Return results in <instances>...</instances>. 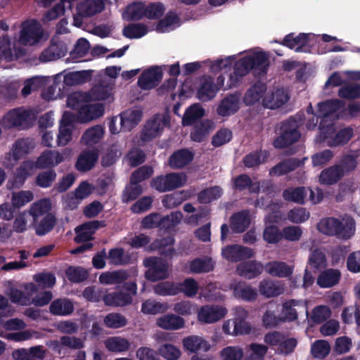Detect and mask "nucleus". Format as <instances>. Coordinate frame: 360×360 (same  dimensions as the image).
Masks as SVG:
<instances>
[{
    "label": "nucleus",
    "mask_w": 360,
    "mask_h": 360,
    "mask_svg": "<svg viewBox=\"0 0 360 360\" xmlns=\"http://www.w3.org/2000/svg\"><path fill=\"white\" fill-rule=\"evenodd\" d=\"M91 96L86 92H75L68 96L67 105L78 110L81 120L84 122L99 118L104 114V105L101 103H89Z\"/></svg>",
    "instance_id": "obj_1"
},
{
    "label": "nucleus",
    "mask_w": 360,
    "mask_h": 360,
    "mask_svg": "<svg viewBox=\"0 0 360 360\" xmlns=\"http://www.w3.org/2000/svg\"><path fill=\"white\" fill-rule=\"evenodd\" d=\"M304 120L303 112L297 113L295 117L281 122L279 136L274 141V146L276 148L282 149L296 143L301 136L300 127Z\"/></svg>",
    "instance_id": "obj_2"
},
{
    "label": "nucleus",
    "mask_w": 360,
    "mask_h": 360,
    "mask_svg": "<svg viewBox=\"0 0 360 360\" xmlns=\"http://www.w3.org/2000/svg\"><path fill=\"white\" fill-rule=\"evenodd\" d=\"M318 229L326 235L335 236L338 238L347 240L354 233L355 221L352 217L342 219V220L335 217H327L319 222Z\"/></svg>",
    "instance_id": "obj_3"
},
{
    "label": "nucleus",
    "mask_w": 360,
    "mask_h": 360,
    "mask_svg": "<svg viewBox=\"0 0 360 360\" xmlns=\"http://www.w3.org/2000/svg\"><path fill=\"white\" fill-rule=\"evenodd\" d=\"M143 265L147 268L144 274L145 278L149 281L165 280L169 276L168 262L161 257H147L143 260Z\"/></svg>",
    "instance_id": "obj_4"
},
{
    "label": "nucleus",
    "mask_w": 360,
    "mask_h": 360,
    "mask_svg": "<svg viewBox=\"0 0 360 360\" xmlns=\"http://www.w3.org/2000/svg\"><path fill=\"white\" fill-rule=\"evenodd\" d=\"M186 181V175L171 172L153 178L150 181V187L159 193H165L182 187Z\"/></svg>",
    "instance_id": "obj_5"
},
{
    "label": "nucleus",
    "mask_w": 360,
    "mask_h": 360,
    "mask_svg": "<svg viewBox=\"0 0 360 360\" xmlns=\"http://www.w3.org/2000/svg\"><path fill=\"white\" fill-rule=\"evenodd\" d=\"M323 134V138L319 141L333 148L347 144L352 138L354 130L352 127H348L336 131L335 128L333 129L329 127Z\"/></svg>",
    "instance_id": "obj_6"
},
{
    "label": "nucleus",
    "mask_w": 360,
    "mask_h": 360,
    "mask_svg": "<svg viewBox=\"0 0 360 360\" xmlns=\"http://www.w3.org/2000/svg\"><path fill=\"white\" fill-rule=\"evenodd\" d=\"M227 312L226 308L223 306L205 304L198 311V320L202 323H214L224 318Z\"/></svg>",
    "instance_id": "obj_7"
},
{
    "label": "nucleus",
    "mask_w": 360,
    "mask_h": 360,
    "mask_svg": "<svg viewBox=\"0 0 360 360\" xmlns=\"http://www.w3.org/2000/svg\"><path fill=\"white\" fill-rule=\"evenodd\" d=\"M223 257L230 262H238L255 256L254 250L240 245H228L222 249Z\"/></svg>",
    "instance_id": "obj_8"
},
{
    "label": "nucleus",
    "mask_w": 360,
    "mask_h": 360,
    "mask_svg": "<svg viewBox=\"0 0 360 360\" xmlns=\"http://www.w3.org/2000/svg\"><path fill=\"white\" fill-rule=\"evenodd\" d=\"M162 75V71L159 67L152 66L141 74L137 84L142 90L153 89L159 85Z\"/></svg>",
    "instance_id": "obj_9"
},
{
    "label": "nucleus",
    "mask_w": 360,
    "mask_h": 360,
    "mask_svg": "<svg viewBox=\"0 0 360 360\" xmlns=\"http://www.w3.org/2000/svg\"><path fill=\"white\" fill-rule=\"evenodd\" d=\"M42 34L43 30L41 24L37 20H32L23 27L20 40L25 44H34L39 41Z\"/></svg>",
    "instance_id": "obj_10"
},
{
    "label": "nucleus",
    "mask_w": 360,
    "mask_h": 360,
    "mask_svg": "<svg viewBox=\"0 0 360 360\" xmlns=\"http://www.w3.org/2000/svg\"><path fill=\"white\" fill-rule=\"evenodd\" d=\"M219 90V87L214 84L213 77H204L198 89L197 98L202 102L210 101L216 96Z\"/></svg>",
    "instance_id": "obj_11"
},
{
    "label": "nucleus",
    "mask_w": 360,
    "mask_h": 360,
    "mask_svg": "<svg viewBox=\"0 0 360 360\" xmlns=\"http://www.w3.org/2000/svg\"><path fill=\"white\" fill-rule=\"evenodd\" d=\"M143 116L141 110L128 109L120 114V125L122 131H130L141 122Z\"/></svg>",
    "instance_id": "obj_12"
},
{
    "label": "nucleus",
    "mask_w": 360,
    "mask_h": 360,
    "mask_svg": "<svg viewBox=\"0 0 360 360\" xmlns=\"http://www.w3.org/2000/svg\"><path fill=\"white\" fill-rule=\"evenodd\" d=\"M240 94L235 93L227 95L219 103L217 112L222 117L235 114L240 108Z\"/></svg>",
    "instance_id": "obj_13"
},
{
    "label": "nucleus",
    "mask_w": 360,
    "mask_h": 360,
    "mask_svg": "<svg viewBox=\"0 0 360 360\" xmlns=\"http://www.w3.org/2000/svg\"><path fill=\"white\" fill-rule=\"evenodd\" d=\"M234 297L246 302H253L257 297V291L245 281H236L231 284Z\"/></svg>",
    "instance_id": "obj_14"
},
{
    "label": "nucleus",
    "mask_w": 360,
    "mask_h": 360,
    "mask_svg": "<svg viewBox=\"0 0 360 360\" xmlns=\"http://www.w3.org/2000/svg\"><path fill=\"white\" fill-rule=\"evenodd\" d=\"M250 58V66L254 74L258 76L265 75L269 70L270 61L269 55L264 51H257L248 56Z\"/></svg>",
    "instance_id": "obj_15"
},
{
    "label": "nucleus",
    "mask_w": 360,
    "mask_h": 360,
    "mask_svg": "<svg viewBox=\"0 0 360 360\" xmlns=\"http://www.w3.org/2000/svg\"><path fill=\"white\" fill-rule=\"evenodd\" d=\"M309 40V34L306 33H300L295 35L291 32L285 36L283 39L278 44L288 47L290 49H295L296 52L305 51L304 47L307 46Z\"/></svg>",
    "instance_id": "obj_16"
},
{
    "label": "nucleus",
    "mask_w": 360,
    "mask_h": 360,
    "mask_svg": "<svg viewBox=\"0 0 360 360\" xmlns=\"http://www.w3.org/2000/svg\"><path fill=\"white\" fill-rule=\"evenodd\" d=\"M251 218L250 210H243L233 213L230 217V227L233 232L241 233L245 232L250 226Z\"/></svg>",
    "instance_id": "obj_17"
},
{
    "label": "nucleus",
    "mask_w": 360,
    "mask_h": 360,
    "mask_svg": "<svg viewBox=\"0 0 360 360\" xmlns=\"http://www.w3.org/2000/svg\"><path fill=\"white\" fill-rule=\"evenodd\" d=\"M264 266L256 260L243 262L236 266V274L247 279H252L260 275Z\"/></svg>",
    "instance_id": "obj_18"
},
{
    "label": "nucleus",
    "mask_w": 360,
    "mask_h": 360,
    "mask_svg": "<svg viewBox=\"0 0 360 360\" xmlns=\"http://www.w3.org/2000/svg\"><path fill=\"white\" fill-rule=\"evenodd\" d=\"M63 156L56 151L46 150L37 159L35 166L38 169H53L63 161Z\"/></svg>",
    "instance_id": "obj_19"
},
{
    "label": "nucleus",
    "mask_w": 360,
    "mask_h": 360,
    "mask_svg": "<svg viewBox=\"0 0 360 360\" xmlns=\"http://www.w3.org/2000/svg\"><path fill=\"white\" fill-rule=\"evenodd\" d=\"M101 0H84L77 5V13L82 18L91 17L104 9Z\"/></svg>",
    "instance_id": "obj_20"
},
{
    "label": "nucleus",
    "mask_w": 360,
    "mask_h": 360,
    "mask_svg": "<svg viewBox=\"0 0 360 360\" xmlns=\"http://www.w3.org/2000/svg\"><path fill=\"white\" fill-rule=\"evenodd\" d=\"M264 270L272 276L287 278L292 276L294 269L293 266L288 265L284 262L271 261L265 264Z\"/></svg>",
    "instance_id": "obj_21"
},
{
    "label": "nucleus",
    "mask_w": 360,
    "mask_h": 360,
    "mask_svg": "<svg viewBox=\"0 0 360 360\" xmlns=\"http://www.w3.org/2000/svg\"><path fill=\"white\" fill-rule=\"evenodd\" d=\"M30 117L29 111L21 108H15L6 114L4 122L8 127H21L28 122Z\"/></svg>",
    "instance_id": "obj_22"
},
{
    "label": "nucleus",
    "mask_w": 360,
    "mask_h": 360,
    "mask_svg": "<svg viewBox=\"0 0 360 360\" xmlns=\"http://www.w3.org/2000/svg\"><path fill=\"white\" fill-rule=\"evenodd\" d=\"M259 292L266 298L276 297L284 292V287L279 281L264 279L259 283Z\"/></svg>",
    "instance_id": "obj_23"
},
{
    "label": "nucleus",
    "mask_w": 360,
    "mask_h": 360,
    "mask_svg": "<svg viewBox=\"0 0 360 360\" xmlns=\"http://www.w3.org/2000/svg\"><path fill=\"white\" fill-rule=\"evenodd\" d=\"M194 155L187 148L174 151L169 158V165L172 169H181L193 160Z\"/></svg>",
    "instance_id": "obj_24"
},
{
    "label": "nucleus",
    "mask_w": 360,
    "mask_h": 360,
    "mask_svg": "<svg viewBox=\"0 0 360 360\" xmlns=\"http://www.w3.org/2000/svg\"><path fill=\"white\" fill-rule=\"evenodd\" d=\"M341 273L336 269L322 271L316 279L317 285L321 288H329L336 285L340 281Z\"/></svg>",
    "instance_id": "obj_25"
},
{
    "label": "nucleus",
    "mask_w": 360,
    "mask_h": 360,
    "mask_svg": "<svg viewBox=\"0 0 360 360\" xmlns=\"http://www.w3.org/2000/svg\"><path fill=\"white\" fill-rule=\"evenodd\" d=\"M98 159V152L96 150H91L83 152L77 158L75 164L76 169L79 172H87L91 170Z\"/></svg>",
    "instance_id": "obj_26"
},
{
    "label": "nucleus",
    "mask_w": 360,
    "mask_h": 360,
    "mask_svg": "<svg viewBox=\"0 0 360 360\" xmlns=\"http://www.w3.org/2000/svg\"><path fill=\"white\" fill-rule=\"evenodd\" d=\"M266 91L265 83L257 82L245 92L243 102L246 105H252L260 101Z\"/></svg>",
    "instance_id": "obj_27"
},
{
    "label": "nucleus",
    "mask_w": 360,
    "mask_h": 360,
    "mask_svg": "<svg viewBox=\"0 0 360 360\" xmlns=\"http://www.w3.org/2000/svg\"><path fill=\"white\" fill-rule=\"evenodd\" d=\"M132 302V297L128 292L116 290L105 296V304L111 307H124Z\"/></svg>",
    "instance_id": "obj_28"
},
{
    "label": "nucleus",
    "mask_w": 360,
    "mask_h": 360,
    "mask_svg": "<svg viewBox=\"0 0 360 360\" xmlns=\"http://www.w3.org/2000/svg\"><path fill=\"white\" fill-rule=\"evenodd\" d=\"M163 129L160 120L153 119L148 120L143 128L140 139L143 142H149L158 136Z\"/></svg>",
    "instance_id": "obj_29"
},
{
    "label": "nucleus",
    "mask_w": 360,
    "mask_h": 360,
    "mask_svg": "<svg viewBox=\"0 0 360 360\" xmlns=\"http://www.w3.org/2000/svg\"><path fill=\"white\" fill-rule=\"evenodd\" d=\"M74 309L72 302L68 298H58L49 306V311L54 316H68L73 312Z\"/></svg>",
    "instance_id": "obj_30"
},
{
    "label": "nucleus",
    "mask_w": 360,
    "mask_h": 360,
    "mask_svg": "<svg viewBox=\"0 0 360 360\" xmlns=\"http://www.w3.org/2000/svg\"><path fill=\"white\" fill-rule=\"evenodd\" d=\"M157 325L163 329L176 330L184 327V319L174 314H165L157 319Z\"/></svg>",
    "instance_id": "obj_31"
},
{
    "label": "nucleus",
    "mask_w": 360,
    "mask_h": 360,
    "mask_svg": "<svg viewBox=\"0 0 360 360\" xmlns=\"http://www.w3.org/2000/svg\"><path fill=\"white\" fill-rule=\"evenodd\" d=\"M343 176L342 169L335 164L321 171L319 175V182L323 185H333Z\"/></svg>",
    "instance_id": "obj_32"
},
{
    "label": "nucleus",
    "mask_w": 360,
    "mask_h": 360,
    "mask_svg": "<svg viewBox=\"0 0 360 360\" xmlns=\"http://www.w3.org/2000/svg\"><path fill=\"white\" fill-rule=\"evenodd\" d=\"M56 224V218L52 213L46 214L37 222L32 221L35 233L37 236H42L53 230Z\"/></svg>",
    "instance_id": "obj_33"
},
{
    "label": "nucleus",
    "mask_w": 360,
    "mask_h": 360,
    "mask_svg": "<svg viewBox=\"0 0 360 360\" xmlns=\"http://www.w3.org/2000/svg\"><path fill=\"white\" fill-rule=\"evenodd\" d=\"M92 70H81L66 74L63 78V84L67 86L82 84L91 78Z\"/></svg>",
    "instance_id": "obj_34"
},
{
    "label": "nucleus",
    "mask_w": 360,
    "mask_h": 360,
    "mask_svg": "<svg viewBox=\"0 0 360 360\" xmlns=\"http://www.w3.org/2000/svg\"><path fill=\"white\" fill-rule=\"evenodd\" d=\"M307 190L304 186L289 187L283 191L282 197L286 201L304 205Z\"/></svg>",
    "instance_id": "obj_35"
},
{
    "label": "nucleus",
    "mask_w": 360,
    "mask_h": 360,
    "mask_svg": "<svg viewBox=\"0 0 360 360\" xmlns=\"http://www.w3.org/2000/svg\"><path fill=\"white\" fill-rule=\"evenodd\" d=\"M146 15V6L141 2H134L127 6L122 18L127 21H138Z\"/></svg>",
    "instance_id": "obj_36"
},
{
    "label": "nucleus",
    "mask_w": 360,
    "mask_h": 360,
    "mask_svg": "<svg viewBox=\"0 0 360 360\" xmlns=\"http://www.w3.org/2000/svg\"><path fill=\"white\" fill-rule=\"evenodd\" d=\"M174 239L172 237H166L160 239L155 240L149 246V249L151 251L156 250H161L160 254L165 257H172L175 253L174 248L169 247L166 248L167 246L173 245Z\"/></svg>",
    "instance_id": "obj_37"
},
{
    "label": "nucleus",
    "mask_w": 360,
    "mask_h": 360,
    "mask_svg": "<svg viewBox=\"0 0 360 360\" xmlns=\"http://www.w3.org/2000/svg\"><path fill=\"white\" fill-rule=\"evenodd\" d=\"M289 100L288 93L283 89H278L272 92L271 96L264 98V105L271 109H276L281 107Z\"/></svg>",
    "instance_id": "obj_38"
},
{
    "label": "nucleus",
    "mask_w": 360,
    "mask_h": 360,
    "mask_svg": "<svg viewBox=\"0 0 360 360\" xmlns=\"http://www.w3.org/2000/svg\"><path fill=\"white\" fill-rule=\"evenodd\" d=\"M326 257L323 252L319 248L314 250L309 256L307 267L316 272L326 268Z\"/></svg>",
    "instance_id": "obj_39"
},
{
    "label": "nucleus",
    "mask_w": 360,
    "mask_h": 360,
    "mask_svg": "<svg viewBox=\"0 0 360 360\" xmlns=\"http://www.w3.org/2000/svg\"><path fill=\"white\" fill-rule=\"evenodd\" d=\"M205 115L204 108L198 103L193 104L188 108L182 118L184 126H191L201 119Z\"/></svg>",
    "instance_id": "obj_40"
},
{
    "label": "nucleus",
    "mask_w": 360,
    "mask_h": 360,
    "mask_svg": "<svg viewBox=\"0 0 360 360\" xmlns=\"http://www.w3.org/2000/svg\"><path fill=\"white\" fill-rule=\"evenodd\" d=\"M105 346L109 352L121 353L128 351L131 343L126 338L115 336L108 338L105 341Z\"/></svg>",
    "instance_id": "obj_41"
},
{
    "label": "nucleus",
    "mask_w": 360,
    "mask_h": 360,
    "mask_svg": "<svg viewBox=\"0 0 360 360\" xmlns=\"http://www.w3.org/2000/svg\"><path fill=\"white\" fill-rule=\"evenodd\" d=\"M237 311L241 316L236 317L233 321L234 328L233 334L235 335L250 334L251 332V326L245 321L248 311L242 308L238 309Z\"/></svg>",
    "instance_id": "obj_42"
},
{
    "label": "nucleus",
    "mask_w": 360,
    "mask_h": 360,
    "mask_svg": "<svg viewBox=\"0 0 360 360\" xmlns=\"http://www.w3.org/2000/svg\"><path fill=\"white\" fill-rule=\"evenodd\" d=\"M51 203L49 200L44 199L39 200L32 205L28 211V214L32 217L34 222H37L39 219L43 217L46 214L50 213Z\"/></svg>",
    "instance_id": "obj_43"
},
{
    "label": "nucleus",
    "mask_w": 360,
    "mask_h": 360,
    "mask_svg": "<svg viewBox=\"0 0 360 360\" xmlns=\"http://www.w3.org/2000/svg\"><path fill=\"white\" fill-rule=\"evenodd\" d=\"M214 268V264L211 258H196L189 263L190 271L193 274L208 273Z\"/></svg>",
    "instance_id": "obj_44"
},
{
    "label": "nucleus",
    "mask_w": 360,
    "mask_h": 360,
    "mask_svg": "<svg viewBox=\"0 0 360 360\" xmlns=\"http://www.w3.org/2000/svg\"><path fill=\"white\" fill-rule=\"evenodd\" d=\"M104 131L101 126L96 125L85 131L82 136V142L86 146L98 143L103 136Z\"/></svg>",
    "instance_id": "obj_45"
},
{
    "label": "nucleus",
    "mask_w": 360,
    "mask_h": 360,
    "mask_svg": "<svg viewBox=\"0 0 360 360\" xmlns=\"http://www.w3.org/2000/svg\"><path fill=\"white\" fill-rule=\"evenodd\" d=\"M148 33V27L143 23H131L122 30V34L128 39H139Z\"/></svg>",
    "instance_id": "obj_46"
},
{
    "label": "nucleus",
    "mask_w": 360,
    "mask_h": 360,
    "mask_svg": "<svg viewBox=\"0 0 360 360\" xmlns=\"http://www.w3.org/2000/svg\"><path fill=\"white\" fill-rule=\"evenodd\" d=\"M112 90V87L110 84L102 82L94 85L89 94L91 96V100L103 101L110 96Z\"/></svg>",
    "instance_id": "obj_47"
},
{
    "label": "nucleus",
    "mask_w": 360,
    "mask_h": 360,
    "mask_svg": "<svg viewBox=\"0 0 360 360\" xmlns=\"http://www.w3.org/2000/svg\"><path fill=\"white\" fill-rule=\"evenodd\" d=\"M71 124V120L69 117L63 115V119L60 122L59 127L58 134L57 136V145L58 146H65L72 139V131L68 128Z\"/></svg>",
    "instance_id": "obj_48"
},
{
    "label": "nucleus",
    "mask_w": 360,
    "mask_h": 360,
    "mask_svg": "<svg viewBox=\"0 0 360 360\" xmlns=\"http://www.w3.org/2000/svg\"><path fill=\"white\" fill-rule=\"evenodd\" d=\"M57 177V174L53 169H46L37 174L35 178V184L40 188H50Z\"/></svg>",
    "instance_id": "obj_49"
},
{
    "label": "nucleus",
    "mask_w": 360,
    "mask_h": 360,
    "mask_svg": "<svg viewBox=\"0 0 360 360\" xmlns=\"http://www.w3.org/2000/svg\"><path fill=\"white\" fill-rule=\"evenodd\" d=\"M183 345L184 348L191 352H197L198 351L203 349L207 351L209 346L205 340L198 336H188L183 340Z\"/></svg>",
    "instance_id": "obj_50"
},
{
    "label": "nucleus",
    "mask_w": 360,
    "mask_h": 360,
    "mask_svg": "<svg viewBox=\"0 0 360 360\" xmlns=\"http://www.w3.org/2000/svg\"><path fill=\"white\" fill-rule=\"evenodd\" d=\"M221 187L215 186L201 191L198 195V200L200 203L207 204L217 200L222 195Z\"/></svg>",
    "instance_id": "obj_51"
},
{
    "label": "nucleus",
    "mask_w": 360,
    "mask_h": 360,
    "mask_svg": "<svg viewBox=\"0 0 360 360\" xmlns=\"http://www.w3.org/2000/svg\"><path fill=\"white\" fill-rule=\"evenodd\" d=\"M179 294L182 292L188 297H195L199 289L198 282L193 278H187L183 282L176 283Z\"/></svg>",
    "instance_id": "obj_52"
},
{
    "label": "nucleus",
    "mask_w": 360,
    "mask_h": 360,
    "mask_svg": "<svg viewBox=\"0 0 360 360\" xmlns=\"http://www.w3.org/2000/svg\"><path fill=\"white\" fill-rule=\"evenodd\" d=\"M338 96L344 99L353 100L360 98V83H348L338 91Z\"/></svg>",
    "instance_id": "obj_53"
},
{
    "label": "nucleus",
    "mask_w": 360,
    "mask_h": 360,
    "mask_svg": "<svg viewBox=\"0 0 360 360\" xmlns=\"http://www.w3.org/2000/svg\"><path fill=\"white\" fill-rule=\"evenodd\" d=\"M65 275L71 283H79L87 279L89 273L81 266H70L65 270Z\"/></svg>",
    "instance_id": "obj_54"
},
{
    "label": "nucleus",
    "mask_w": 360,
    "mask_h": 360,
    "mask_svg": "<svg viewBox=\"0 0 360 360\" xmlns=\"http://www.w3.org/2000/svg\"><path fill=\"white\" fill-rule=\"evenodd\" d=\"M154 292L160 296H171L179 294L176 283L172 281H162L153 287Z\"/></svg>",
    "instance_id": "obj_55"
},
{
    "label": "nucleus",
    "mask_w": 360,
    "mask_h": 360,
    "mask_svg": "<svg viewBox=\"0 0 360 360\" xmlns=\"http://www.w3.org/2000/svg\"><path fill=\"white\" fill-rule=\"evenodd\" d=\"M211 126L212 123L208 120L196 123L191 134V139L195 142H202L211 129Z\"/></svg>",
    "instance_id": "obj_56"
},
{
    "label": "nucleus",
    "mask_w": 360,
    "mask_h": 360,
    "mask_svg": "<svg viewBox=\"0 0 360 360\" xmlns=\"http://www.w3.org/2000/svg\"><path fill=\"white\" fill-rule=\"evenodd\" d=\"M158 356H161L167 360H177L181 355V350L176 346L169 343H165L158 349Z\"/></svg>",
    "instance_id": "obj_57"
},
{
    "label": "nucleus",
    "mask_w": 360,
    "mask_h": 360,
    "mask_svg": "<svg viewBox=\"0 0 360 360\" xmlns=\"http://www.w3.org/2000/svg\"><path fill=\"white\" fill-rule=\"evenodd\" d=\"M339 100H327L321 102L318 104V115H323V119L327 117V115L333 116V114L340 108Z\"/></svg>",
    "instance_id": "obj_58"
},
{
    "label": "nucleus",
    "mask_w": 360,
    "mask_h": 360,
    "mask_svg": "<svg viewBox=\"0 0 360 360\" xmlns=\"http://www.w3.org/2000/svg\"><path fill=\"white\" fill-rule=\"evenodd\" d=\"M32 148V141L29 139H18L13 147V155L15 159H20L25 155L29 153Z\"/></svg>",
    "instance_id": "obj_59"
},
{
    "label": "nucleus",
    "mask_w": 360,
    "mask_h": 360,
    "mask_svg": "<svg viewBox=\"0 0 360 360\" xmlns=\"http://www.w3.org/2000/svg\"><path fill=\"white\" fill-rule=\"evenodd\" d=\"M104 324L109 328H120L127 324L126 317L120 313H110L107 314L103 320Z\"/></svg>",
    "instance_id": "obj_60"
},
{
    "label": "nucleus",
    "mask_w": 360,
    "mask_h": 360,
    "mask_svg": "<svg viewBox=\"0 0 360 360\" xmlns=\"http://www.w3.org/2000/svg\"><path fill=\"white\" fill-rule=\"evenodd\" d=\"M299 304L300 302L295 300H290L283 304L282 314L283 316L282 318L283 322L285 321H293L297 319V311L295 309V307L297 306Z\"/></svg>",
    "instance_id": "obj_61"
},
{
    "label": "nucleus",
    "mask_w": 360,
    "mask_h": 360,
    "mask_svg": "<svg viewBox=\"0 0 360 360\" xmlns=\"http://www.w3.org/2000/svg\"><path fill=\"white\" fill-rule=\"evenodd\" d=\"M330 351V345L328 341L319 340L315 341L311 347V354L319 359L325 358Z\"/></svg>",
    "instance_id": "obj_62"
},
{
    "label": "nucleus",
    "mask_w": 360,
    "mask_h": 360,
    "mask_svg": "<svg viewBox=\"0 0 360 360\" xmlns=\"http://www.w3.org/2000/svg\"><path fill=\"white\" fill-rule=\"evenodd\" d=\"M143 193V188L139 184H131L126 186L122 196L123 202L127 203L129 202L136 200Z\"/></svg>",
    "instance_id": "obj_63"
},
{
    "label": "nucleus",
    "mask_w": 360,
    "mask_h": 360,
    "mask_svg": "<svg viewBox=\"0 0 360 360\" xmlns=\"http://www.w3.org/2000/svg\"><path fill=\"white\" fill-rule=\"evenodd\" d=\"M330 316L331 311L328 307L319 305L312 310L311 319L314 323L320 324L326 321Z\"/></svg>",
    "instance_id": "obj_64"
}]
</instances>
